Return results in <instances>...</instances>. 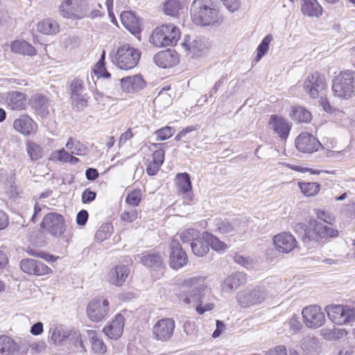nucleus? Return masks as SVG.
<instances>
[{"instance_id":"f257e3e1","label":"nucleus","mask_w":355,"mask_h":355,"mask_svg":"<svg viewBox=\"0 0 355 355\" xmlns=\"http://www.w3.org/2000/svg\"><path fill=\"white\" fill-rule=\"evenodd\" d=\"M193 22L201 26H218L223 23V15L213 0H194L191 6Z\"/></svg>"},{"instance_id":"f03ea898","label":"nucleus","mask_w":355,"mask_h":355,"mask_svg":"<svg viewBox=\"0 0 355 355\" xmlns=\"http://www.w3.org/2000/svg\"><path fill=\"white\" fill-rule=\"evenodd\" d=\"M318 219L298 223L295 226V232L304 233V239L309 241H326L332 236L331 228L329 227L331 225V217L322 211L318 213Z\"/></svg>"},{"instance_id":"7ed1b4c3","label":"nucleus","mask_w":355,"mask_h":355,"mask_svg":"<svg viewBox=\"0 0 355 355\" xmlns=\"http://www.w3.org/2000/svg\"><path fill=\"white\" fill-rule=\"evenodd\" d=\"M180 37L179 28L173 24H163L157 27L152 33L150 42L157 47H165L176 44Z\"/></svg>"},{"instance_id":"20e7f679","label":"nucleus","mask_w":355,"mask_h":355,"mask_svg":"<svg viewBox=\"0 0 355 355\" xmlns=\"http://www.w3.org/2000/svg\"><path fill=\"white\" fill-rule=\"evenodd\" d=\"M140 57L139 50L135 49L129 44H123L118 47L112 62L119 69L129 70L137 66Z\"/></svg>"},{"instance_id":"39448f33","label":"nucleus","mask_w":355,"mask_h":355,"mask_svg":"<svg viewBox=\"0 0 355 355\" xmlns=\"http://www.w3.org/2000/svg\"><path fill=\"white\" fill-rule=\"evenodd\" d=\"M110 302L103 297L92 300L87 306V315L94 322H99L107 318L110 314Z\"/></svg>"},{"instance_id":"423d86ee","label":"nucleus","mask_w":355,"mask_h":355,"mask_svg":"<svg viewBox=\"0 0 355 355\" xmlns=\"http://www.w3.org/2000/svg\"><path fill=\"white\" fill-rule=\"evenodd\" d=\"M175 322L173 318H165L158 320L153 327V338L158 341L167 342L173 336Z\"/></svg>"},{"instance_id":"0eeeda50","label":"nucleus","mask_w":355,"mask_h":355,"mask_svg":"<svg viewBox=\"0 0 355 355\" xmlns=\"http://www.w3.org/2000/svg\"><path fill=\"white\" fill-rule=\"evenodd\" d=\"M41 227L54 236H60L65 231L64 217L58 213H49L43 218Z\"/></svg>"},{"instance_id":"6e6552de","label":"nucleus","mask_w":355,"mask_h":355,"mask_svg":"<svg viewBox=\"0 0 355 355\" xmlns=\"http://www.w3.org/2000/svg\"><path fill=\"white\" fill-rule=\"evenodd\" d=\"M302 315L305 325L309 328L317 329L324 324L325 315L319 306L310 305L304 307Z\"/></svg>"},{"instance_id":"1a4fd4ad","label":"nucleus","mask_w":355,"mask_h":355,"mask_svg":"<svg viewBox=\"0 0 355 355\" xmlns=\"http://www.w3.org/2000/svg\"><path fill=\"white\" fill-rule=\"evenodd\" d=\"M275 250L282 254H288L298 248L295 237L288 232H282L272 237Z\"/></svg>"},{"instance_id":"9d476101","label":"nucleus","mask_w":355,"mask_h":355,"mask_svg":"<svg viewBox=\"0 0 355 355\" xmlns=\"http://www.w3.org/2000/svg\"><path fill=\"white\" fill-rule=\"evenodd\" d=\"M168 263L169 266L175 270L186 266L189 263L187 254L176 240H173L171 243Z\"/></svg>"},{"instance_id":"9b49d317","label":"nucleus","mask_w":355,"mask_h":355,"mask_svg":"<svg viewBox=\"0 0 355 355\" xmlns=\"http://www.w3.org/2000/svg\"><path fill=\"white\" fill-rule=\"evenodd\" d=\"M266 297V292L261 288L257 287L250 291L239 293L237 295V301L241 307L248 308L262 303Z\"/></svg>"},{"instance_id":"f8f14e48","label":"nucleus","mask_w":355,"mask_h":355,"mask_svg":"<svg viewBox=\"0 0 355 355\" xmlns=\"http://www.w3.org/2000/svg\"><path fill=\"white\" fill-rule=\"evenodd\" d=\"M59 12L64 18L82 19L87 15L86 8L73 3L72 0H62L59 6Z\"/></svg>"},{"instance_id":"ddd939ff","label":"nucleus","mask_w":355,"mask_h":355,"mask_svg":"<svg viewBox=\"0 0 355 355\" xmlns=\"http://www.w3.org/2000/svg\"><path fill=\"white\" fill-rule=\"evenodd\" d=\"M28 347H21L11 336H0V355H26Z\"/></svg>"},{"instance_id":"4468645a","label":"nucleus","mask_w":355,"mask_h":355,"mask_svg":"<svg viewBox=\"0 0 355 355\" xmlns=\"http://www.w3.org/2000/svg\"><path fill=\"white\" fill-rule=\"evenodd\" d=\"M174 182L177 193L184 198L192 201L193 191L190 175L186 172L179 173L175 175Z\"/></svg>"},{"instance_id":"2eb2a0df","label":"nucleus","mask_w":355,"mask_h":355,"mask_svg":"<svg viewBox=\"0 0 355 355\" xmlns=\"http://www.w3.org/2000/svg\"><path fill=\"white\" fill-rule=\"evenodd\" d=\"M12 125L17 132L26 137L35 135L38 130L37 123L27 114H21L15 119Z\"/></svg>"},{"instance_id":"dca6fc26","label":"nucleus","mask_w":355,"mask_h":355,"mask_svg":"<svg viewBox=\"0 0 355 355\" xmlns=\"http://www.w3.org/2000/svg\"><path fill=\"white\" fill-rule=\"evenodd\" d=\"M125 322L122 313H119L103 327V332L108 338L117 340L123 334Z\"/></svg>"},{"instance_id":"f3484780","label":"nucleus","mask_w":355,"mask_h":355,"mask_svg":"<svg viewBox=\"0 0 355 355\" xmlns=\"http://www.w3.org/2000/svg\"><path fill=\"white\" fill-rule=\"evenodd\" d=\"M320 146L319 141L309 132H302L295 139L297 149L304 153H312L318 150Z\"/></svg>"},{"instance_id":"a211bd4d","label":"nucleus","mask_w":355,"mask_h":355,"mask_svg":"<svg viewBox=\"0 0 355 355\" xmlns=\"http://www.w3.org/2000/svg\"><path fill=\"white\" fill-rule=\"evenodd\" d=\"M182 45L192 58H198L206 55L209 49L208 40L201 37H197L191 42H189V40H187L185 37Z\"/></svg>"},{"instance_id":"6ab92c4d","label":"nucleus","mask_w":355,"mask_h":355,"mask_svg":"<svg viewBox=\"0 0 355 355\" xmlns=\"http://www.w3.org/2000/svg\"><path fill=\"white\" fill-rule=\"evenodd\" d=\"M271 128L278 137L284 141H286L291 130V123L282 116L272 114L268 121Z\"/></svg>"},{"instance_id":"aec40b11","label":"nucleus","mask_w":355,"mask_h":355,"mask_svg":"<svg viewBox=\"0 0 355 355\" xmlns=\"http://www.w3.org/2000/svg\"><path fill=\"white\" fill-rule=\"evenodd\" d=\"M355 321V308L346 305L334 306V324L342 325Z\"/></svg>"},{"instance_id":"412c9836","label":"nucleus","mask_w":355,"mask_h":355,"mask_svg":"<svg viewBox=\"0 0 355 355\" xmlns=\"http://www.w3.org/2000/svg\"><path fill=\"white\" fill-rule=\"evenodd\" d=\"M154 62L158 67L166 69L176 65L179 58L176 52L167 50L157 53L154 56Z\"/></svg>"},{"instance_id":"4be33fe9","label":"nucleus","mask_w":355,"mask_h":355,"mask_svg":"<svg viewBox=\"0 0 355 355\" xmlns=\"http://www.w3.org/2000/svg\"><path fill=\"white\" fill-rule=\"evenodd\" d=\"M130 268L123 264H119L112 268L109 273L110 282L116 286H121L130 275Z\"/></svg>"},{"instance_id":"5701e85b","label":"nucleus","mask_w":355,"mask_h":355,"mask_svg":"<svg viewBox=\"0 0 355 355\" xmlns=\"http://www.w3.org/2000/svg\"><path fill=\"white\" fill-rule=\"evenodd\" d=\"M341 89H355V71L351 70L342 71L334 78V87Z\"/></svg>"},{"instance_id":"b1692460","label":"nucleus","mask_w":355,"mask_h":355,"mask_svg":"<svg viewBox=\"0 0 355 355\" xmlns=\"http://www.w3.org/2000/svg\"><path fill=\"white\" fill-rule=\"evenodd\" d=\"M87 334L89 337L92 352L96 355H104L107 351V347L97 331L89 329L87 331Z\"/></svg>"},{"instance_id":"393cba45","label":"nucleus","mask_w":355,"mask_h":355,"mask_svg":"<svg viewBox=\"0 0 355 355\" xmlns=\"http://www.w3.org/2000/svg\"><path fill=\"white\" fill-rule=\"evenodd\" d=\"M60 24L55 19L48 17L39 21L37 24V31L46 35H55L60 32Z\"/></svg>"},{"instance_id":"a878e982","label":"nucleus","mask_w":355,"mask_h":355,"mask_svg":"<svg viewBox=\"0 0 355 355\" xmlns=\"http://www.w3.org/2000/svg\"><path fill=\"white\" fill-rule=\"evenodd\" d=\"M121 21L124 27L131 33L140 32V21L138 17L132 11H123L121 14Z\"/></svg>"},{"instance_id":"bb28decb","label":"nucleus","mask_w":355,"mask_h":355,"mask_svg":"<svg viewBox=\"0 0 355 355\" xmlns=\"http://www.w3.org/2000/svg\"><path fill=\"white\" fill-rule=\"evenodd\" d=\"M6 104L11 110H22L26 107V98L19 91L9 92L6 98Z\"/></svg>"},{"instance_id":"cd10ccee","label":"nucleus","mask_w":355,"mask_h":355,"mask_svg":"<svg viewBox=\"0 0 355 355\" xmlns=\"http://www.w3.org/2000/svg\"><path fill=\"white\" fill-rule=\"evenodd\" d=\"M11 52L24 56H34L37 54L35 48L24 40H17L10 44Z\"/></svg>"},{"instance_id":"c85d7f7f","label":"nucleus","mask_w":355,"mask_h":355,"mask_svg":"<svg viewBox=\"0 0 355 355\" xmlns=\"http://www.w3.org/2000/svg\"><path fill=\"white\" fill-rule=\"evenodd\" d=\"M324 76L318 71L309 74L304 82V89H324L326 86Z\"/></svg>"},{"instance_id":"c756f323","label":"nucleus","mask_w":355,"mask_h":355,"mask_svg":"<svg viewBox=\"0 0 355 355\" xmlns=\"http://www.w3.org/2000/svg\"><path fill=\"white\" fill-rule=\"evenodd\" d=\"M302 12L309 17H319L322 15V8L316 0H304L301 6Z\"/></svg>"},{"instance_id":"7c9ffc66","label":"nucleus","mask_w":355,"mask_h":355,"mask_svg":"<svg viewBox=\"0 0 355 355\" xmlns=\"http://www.w3.org/2000/svg\"><path fill=\"white\" fill-rule=\"evenodd\" d=\"M121 83L123 89H143L146 87V83L139 75L123 78Z\"/></svg>"},{"instance_id":"2f4dec72","label":"nucleus","mask_w":355,"mask_h":355,"mask_svg":"<svg viewBox=\"0 0 355 355\" xmlns=\"http://www.w3.org/2000/svg\"><path fill=\"white\" fill-rule=\"evenodd\" d=\"M191 245L193 254L198 257L205 256L209 250L208 243L205 239V232L196 237Z\"/></svg>"},{"instance_id":"473e14b6","label":"nucleus","mask_w":355,"mask_h":355,"mask_svg":"<svg viewBox=\"0 0 355 355\" xmlns=\"http://www.w3.org/2000/svg\"><path fill=\"white\" fill-rule=\"evenodd\" d=\"M290 117L297 123H309L312 119V114L301 106L293 107Z\"/></svg>"},{"instance_id":"72a5a7b5","label":"nucleus","mask_w":355,"mask_h":355,"mask_svg":"<svg viewBox=\"0 0 355 355\" xmlns=\"http://www.w3.org/2000/svg\"><path fill=\"white\" fill-rule=\"evenodd\" d=\"M26 150L31 161H37L43 157L42 147L33 141H26Z\"/></svg>"},{"instance_id":"f704fd0d","label":"nucleus","mask_w":355,"mask_h":355,"mask_svg":"<svg viewBox=\"0 0 355 355\" xmlns=\"http://www.w3.org/2000/svg\"><path fill=\"white\" fill-rule=\"evenodd\" d=\"M298 187L306 197L316 196L320 190V184L318 182H298Z\"/></svg>"},{"instance_id":"c9c22d12","label":"nucleus","mask_w":355,"mask_h":355,"mask_svg":"<svg viewBox=\"0 0 355 355\" xmlns=\"http://www.w3.org/2000/svg\"><path fill=\"white\" fill-rule=\"evenodd\" d=\"M206 278L202 276L194 277L185 280L183 282V286L188 288L193 289V291H196L198 293L205 291L207 288L205 285Z\"/></svg>"},{"instance_id":"e433bc0d","label":"nucleus","mask_w":355,"mask_h":355,"mask_svg":"<svg viewBox=\"0 0 355 355\" xmlns=\"http://www.w3.org/2000/svg\"><path fill=\"white\" fill-rule=\"evenodd\" d=\"M141 261L148 267H158L162 265L163 256L159 253H146L142 256Z\"/></svg>"},{"instance_id":"4c0bfd02","label":"nucleus","mask_w":355,"mask_h":355,"mask_svg":"<svg viewBox=\"0 0 355 355\" xmlns=\"http://www.w3.org/2000/svg\"><path fill=\"white\" fill-rule=\"evenodd\" d=\"M205 239L208 243L209 246L215 251L222 252L227 248V245L224 242L211 233L205 232Z\"/></svg>"},{"instance_id":"58836bf2","label":"nucleus","mask_w":355,"mask_h":355,"mask_svg":"<svg viewBox=\"0 0 355 355\" xmlns=\"http://www.w3.org/2000/svg\"><path fill=\"white\" fill-rule=\"evenodd\" d=\"M180 9V0H166L163 4V11L166 15L175 17Z\"/></svg>"},{"instance_id":"ea45409f","label":"nucleus","mask_w":355,"mask_h":355,"mask_svg":"<svg viewBox=\"0 0 355 355\" xmlns=\"http://www.w3.org/2000/svg\"><path fill=\"white\" fill-rule=\"evenodd\" d=\"M175 133V129L173 127L165 125L154 132L156 140L158 141H164L172 137Z\"/></svg>"},{"instance_id":"a19ab883","label":"nucleus","mask_w":355,"mask_h":355,"mask_svg":"<svg viewBox=\"0 0 355 355\" xmlns=\"http://www.w3.org/2000/svg\"><path fill=\"white\" fill-rule=\"evenodd\" d=\"M79 90H72L71 94L72 106L77 110H80L87 105V100L79 92Z\"/></svg>"},{"instance_id":"79ce46f5","label":"nucleus","mask_w":355,"mask_h":355,"mask_svg":"<svg viewBox=\"0 0 355 355\" xmlns=\"http://www.w3.org/2000/svg\"><path fill=\"white\" fill-rule=\"evenodd\" d=\"M142 196L141 189H133L128 193L125 202L134 207H138L141 201Z\"/></svg>"},{"instance_id":"37998d69","label":"nucleus","mask_w":355,"mask_h":355,"mask_svg":"<svg viewBox=\"0 0 355 355\" xmlns=\"http://www.w3.org/2000/svg\"><path fill=\"white\" fill-rule=\"evenodd\" d=\"M272 40V36L271 35H268L263 39L261 44L257 49V53L254 59L256 62H259L261 58L268 52L270 43Z\"/></svg>"},{"instance_id":"c03bdc74","label":"nucleus","mask_w":355,"mask_h":355,"mask_svg":"<svg viewBox=\"0 0 355 355\" xmlns=\"http://www.w3.org/2000/svg\"><path fill=\"white\" fill-rule=\"evenodd\" d=\"M139 212L135 208L125 209L120 215V219L124 223H132L139 218Z\"/></svg>"},{"instance_id":"a18cd8bd","label":"nucleus","mask_w":355,"mask_h":355,"mask_svg":"<svg viewBox=\"0 0 355 355\" xmlns=\"http://www.w3.org/2000/svg\"><path fill=\"white\" fill-rule=\"evenodd\" d=\"M81 40L78 35H68L61 41V46L65 49H73L79 46Z\"/></svg>"},{"instance_id":"49530a36","label":"nucleus","mask_w":355,"mask_h":355,"mask_svg":"<svg viewBox=\"0 0 355 355\" xmlns=\"http://www.w3.org/2000/svg\"><path fill=\"white\" fill-rule=\"evenodd\" d=\"M227 281L231 289H236L245 284L246 277L245 275L239 273L230 276L227 278Z\"/></svg>"},{"instance_id":"de8ad7c7","label":"nucleus","mask_w":355,"mask_h":355,"mask_svg":"<svg viewBox=\"0 0 355 355\" xmlns=\"http://www.w3.org/2000/svg\"><path fill=\"white\" fill-rule=\"evenodd\" d=\"M36 264V260L33 259H24L20 262V268L24 272L33 275Z\"/></svg>"},{"instance_id":"09e8293b","label":"nucleus","mask_w":355,"mask_h":355,"mask_svg":"<svg viewBox=\"0 0 355 355\" xmlns=\"http://www.w3.org/2000/svg\"><path fill=\"white\" fill-rule=\"evenodd\" d=\"M199 235V232L195 229H187L180 234V239L183 243L193 241Z\"/></svg>"},{"instance_id":"8fccbe9b","label":"nucleus","mask_w":355,"mask_h":355,"mask_svg":"<svg viewBox=\"0 0 355 355\" xmlns=\"http://www.w3.org/2000/svg\"><path fill=\"white\" fill-rule=\"evenodd\" d=\"M69 155L64 148H62L53 152L51 155V159L66 163L69 161Z\"/></svg>"},{"instance_id":"3c124183","label":"nucleus","mask_w":355,"mask_h":355,"mask_svg":"<svg viewBox=\"0 0 355 355\" xmlns=\"http://www.w3.org/2000/svg\"><path fill=\"white\" fill-rule=\"evenodd\" d=\"M33 275L41 276V275H46L52 273L53 270L51 268L47 266L46 264L42 262L36 261L35 268Z\"/></svg>"},{"instance_id":"603ef678","label":"nucleus","mask_w":355,"mask_h":355,"mask_svg":"<svg viewBox=\"0 0 355 355\" xmlns=\"http://www.w3.org/2000/svg\"><path fill=\"white\" fill-rule=\"evenodd\" d=\"M286 167H287L288 168H290L293 171H297V172H299V173H310L311 174H319L320 172L318 171H316V170H313L312 168H310L307 166H302V165H294V164H285Z\"/></svg>"},{"instance_id":"864d4df0","label":"nucleus","mask_w":355,"mask_h":355,"mask_svg":"<svg viewBox=\"0 0 355 355\" xmlns=\"http://www.w3.org/2000/svg\"><path fill=\"white\" fill-rule=\"evenodd\" d=\"M225 8L231 12L238 11L241 7L240 0H220Z\"/></svg>"},{"instance_id":"5fc2aeb1","label":"nucleus","mask_w":355,"mask_h":355,"mask_svg":"<svg viewBox=\"0 0 355 355\" xmlns=\"http://www.w3.org/2000/svg\"><path fill=\"white\" fill-rule=\"evenodd\" d=\"M93 73L97 76L98 79L100 77L107 78L110 77V73L106 70L104 64L100 65V63L97 62L93 70Z\"/></svg>"},{"instance_id":"6e6d98bb","label":"nucleus","mask_w":355,"mask_h":355,"mask_svg":"<svg viewBox=\"0 0 355 355\" xmlns=\"http://www.w3.org/2000/svg\"><path fill=\"white\" fill-rule=\"evenodd\" d=\"M96 197V193L88 188L83 191L81 195V200L83 204H87L94 201Z\"/></svg>"},{"instance_id":"4d7b16f0","label":"nucleus","mask_w":355,"mask_h":355,"mask_svg":"<svg viewBox=\"0 0 355 355\" xmlns=\"http://www.w3.org/2000/svg\"><path fill=\"white\" fill-rule=\"evenodd\" d=\"M265 355H288L286 347L284 345H277L269 349Z\"/></svg>"},{"instance_id":"13d9d810","label":"nucleus","mask_w":355,"mask_h":355,"mask_svg":"<svg viewBox=\"0 0 355 355\" xmlns=\"http://www.w3.org/2000/svg\"><path fill=\"white\" fill-rule=\"evenodd\" d=\"M28 253L31 255H32V256L37 257H40V258L44 259L45 261H46L48 262H55L58 259V257H55V256H54L53 254H49V253H46V252H33V251H28Z\"/></svg>"},{"instance_id":"bf43d9fd","label":"nucleus","mask_w":355,"mask_h":355,"mask_svg":"<svg viewBox=\"0 0 355 355\" xmlns=\"http://www.w3.org/2000/svg\"><path fill=\"white\" fill-rule=\"evenodd\" d=\"M165 153L163 149L155 150L152 154V160L162 165L164 162Z\"/></svg>"},{"instance_id":"052dcab7","label":"nucleus","mask_w":355,"mask_h":355,"mask_svg":"<svg viewBox=\"0 0 355 355\" xmlns=\"http://www.w3.org/2000/svg\"><path fill=\"white\" fill-rule=\"evenodd\" d=\"M162 165L151 160L146 166V173L148 175H155L159 171Z\"/></svg>"},{"instance_id":"680f3d73","label":"nucleus","mask_w":355,"mask_h":355,"mask_svg":"<svg viewBox=\"0 0 355 355\" xmlns=\"http://www.w3.org/2000/svg\"><path fill=\"white\" fill-rule=\"evenodd\" d=\"M88 213L86 210L82 209L80 211L76 216V223L78 225H85L88 220Z\"/></svg>"},{"instance_id":"e2e57ef3","label":"nucleus","mask_w":355,"mask_h":355,"mask_svg":"<svg viewBox=\"0 0 355 355\" xmlns=\"http://www.w3.org/2000/svg\"><path fill=\"white\" fill-rule=\"evenodd\" d=\"M214 308V304L213 303H207L205 305H202L200 302L196 307V310L197 313L200 315L204 314L207 311H212Z\"/></svg>"},{"instance_id":"0e129e2a","label":"nucleus","mask_w":355,"mask_h":355,"mask_svg":"<svg viewBox=\"0 0 355 355\" xmlns=\"http://www.w3.org/2000/svg\"><path fill=\"white\" fill-rule=\"evenodd\" d=\"M31 101L33 106L37 107L43 106L47 102V98L42 95H38L32 98Z\"/></svg>"},{"instance_id":"69168bd1","label":"nucleus","mask_w":355,"mask_h":355,"mask_svg":"<svg viewBox=\"0 0 355 355\" xmlns=\"http://www.w3.org/2000/svg\"><path fill=\"white\" fill-rule=\"evenodd\" d=\"M9 224V218L8 214L0 209V231L6 229Z\"/></svg>"},{"instance_id":"338daca9","label":"nucleus","mask_w":355,"mask_h":355,"mask_svg":"<svg viewBox=\"0 0 355 355\" xmlns=\"http://www.w3.org/2000/svg\"><path fill=\"white\" fill-rule=\"evenodd\" d=\"M134 135L130 128H128L125 132L122 133L119 137V144H124L127 141L131 139Z\"/></svg>"},{"instance_id":"774afa93","label":"nucleus","mask_w":355,"mask_h":355,"mask_svg":"<svg viewBox=\"0 0 355 355\" xmlns=\"http://www.w3.org/2000/svg\"><path fill=\"white\" fill-rule=\"evenodd\" d=\"M71 89H83L86 87L85 83L80 78H75L70 83Z\"/></svg>"}]
</instances>
